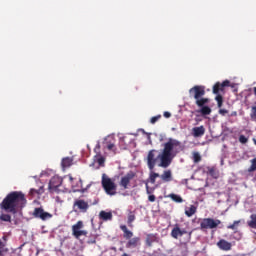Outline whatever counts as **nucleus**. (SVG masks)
<instances>
[{
	"mask_svg": "<svg viewBox=\"0 0 256 256\" xmlns=\"http://www.w3.org/2000/svg\"><path fill=\"white\" fill-rule=\"evenodd\" d=\"M181 151H183L181 141L169 138L168 141L163 144L162 152L158 155V159L160 160L158 167L167 169V167L173 163V158L177 157Z\"/></svg>",
	"mask_w": 256,
	"mask_h": 256,
	"instance_id": "obj_1",
	"label": "nucleus"
},
{
	"mask_svg": "<svg viewBox=\"0 0 256 256\" xmlns=\"http://www.w3.org/2000/svg\"><path fill=\"white\" fill-rule=\"evenodd\" d=\"M25 205H27V198H25V194L21 191H12L8 193L0 203V209H2V211H6V213L17 215Z\"/></svg>",
	"mask_w": 256,
	"mask_h": 256,
	"instance_id": "obj_2",
	"label": "nucleus"
},
{
	"mask_svg": "<svg viewBox=\"0 0 256 256\" xmlns=\"http://www.w3.org/2000/svg\"><path fill=\"white\" fill-rule=\"evenodd\" d=\"M190 97L195 99L197 107H205L209 103V98H203L205 95V86L196 85L189 90Z\"/></svg>",
	"mask_w": 256,
	"mask_h": 256,
	"instance_id": "obj_3",
	"label": "nucleus"
},
{
	"mask_svg": "<svg viewBox=\"0 0 256 256\" xmlns=\"http://www.w3.org/2000/svg\"><path fill=\"white\" fill-rule=\"evenodd\" d=\"M101 183L106 195H110V197L117 195V184L113 179L103 174Z\"/></svg>",
	"mask_w": 256,
	"mask_h": 256,
	"instance_id": "obj_4",
	"label": "nucleus"
},
{
	"mask_svg": "<svg viewBox=\"0 0 256 256\" xmlns=\"http://www.w3.org/2000/svg\"><path fill=\"white\" fill-rule=\"evenodd\" d=\"M230 84H231V82L229 80H225L222 83L217 82L213 86V93H214V95H217L215 97V101H217V105H218L219 109H221L223 107V96H221L219 94V91H223V89H225V87H229Z\"/></svg>",
	"mask_w": 256,
	"mask_h": 256,
	"instance_id": "obj_5",
	"label": "nucleus"
},
{
	"mask_svg": "<svg viewBox=\"0 0 256 256\" xmlns=\"http://www.w3.org/2000/svg\"><path fill=\"white\" fill-rule=\"evenodd\" d=\"M221 225V220L213 218H204L200 222V229L205 231V229H217Z\"/></svg>",
	"mask_w": 256,
	"mask_h": 256,
	"instance_id": "obj_6",
	"label": "nucleus"
},
{
	"mask_svg": "<svg viewBox=\"0 0 256 256\" xmlns=\"http://www.w3.org/2000/svg\"><path fill=\"white\" fill-rule=\"evenodd\" d=\"M136 175L137 174L135 172L129 171L126 175L122 176L119 182V186L121 187V189H129L131 181L135 179Z\"/></svg>",
	"mask_w": 256,
	"mask_h": 256,
	"instance_id": "obj_7",
	"label": "nucleus"
},
{
	"mask_svg": "<svg viewBox=\"0 0 256 256\" xmlns=\"http://www.w3.org/2000/svg\"><path fill=\"white\" fill-rule=\"evenodd\" d=\"M84 227L83 221H78L76 224L72 226V234L75 239H79V237H87V230H82Z\"/></svg>",
	"mask_w": 256,
	"mask_h": 256,
	"instance_id": "obj_8",
	"label": "nucleus"
},
{
	"mask_svg": "<svg viewBox=\"0 0 256 256\" xmlns=\"http://www.w3.org/2000/svg\"><path fill=\"white\" fill-rule=\"evenodd\" d=\"M73 211L75 213H77V211H80V213H87V211H89V202L83 199H76L73 203Z\"/></svg>",
	"mask_w": 256,
	"mask_h": 256,
	"instance_id": "obj_9",
	"label": "nucleus"
},
{
	"mask_svg": "<svg viewBox=\"0 0 256 256\" xmlns=\"http://www.w3.org/2000/svg\"><path fill=\"white\" fill-rule=\"evenodd\" d=\"M33 217H35V219H41V221H47L48 219H51L53 217V214L46 212L41 207H38L34 209Z\"/></svg>",
	"mask_w": 256,
	"mask_h": 256,
	"instance_id": "obj_10",
	"label": "nucleus"
},
{
	"mask_svg": "<svg viewBox=\"0 0 256 256\" xmlns=\"http://www.w3.org/2000/svg\"><path fill=\"white\" fill-rule=\"evenodd\" d=\"M61 185H63V178L59 176H53L49 181L48 189L50 193H55V191H57Z\"/></svg>",
	"mask_w": 256,
	"mask_h": 256,
	"instance_id": "obj_11",
	"label": "nucleus"
},
{
	"mask_svg": "<svg viewBox=\"0 0 256 256\" xmlns=\"http://www.w3.org/2000/svg\"><path fill=\"white\" fill-rule=\"evenodd\" d=\"M155 153H157V150H150L147 155V165L150 171L155 169V165H157V159H159V156L155 157Z\"/></svg>",
	"mask_w": 256,
	"mask_h": 256,
	"instance_id": "obj_12",
	"label": "nucleus"
},
{
	"mask_svg": "<svg viewBox=\"0 0 256 256\" xmlns=\"http://www.w3.org/2000/svg\"><path fill=\"white\" fill-rule=\"evenodd\" d=\"M216 245L221 251H231L233 249V244L225 239H220Z\"/></svg>",
	"mask_w": 256,
	"mask_h": 256,
	"instance_id": "obj_13",
	"label": "nucleus"
},
{
	"mask_svg": "<svg viewBox=\"0 0 256 256\" xmlns=\"http://www.w3.org/2000/svg\"><path fill=\"white\" fill-rule=\"evenodd\" d=\"M139 245H141V238L134 237V238L128 239V242L126 243V248L135 249V247H139Z\"/></svg>",
	"mask_w": 256,
	"mask_h": 256,
	"instance_id": "obj_14",
	"label": "nucleus"
},
{
	"mask_svg": "<svg viewBox=\"0 0 256 256\" xmlns=\"http://www.w3.org/2000/svg\"><path fill=\"white\" fill-rule=\"evenodd\" d=\"M153 243H159V237L157 236V234H148L146 236L147 247H153Z\"/></svg>",
	"mask_w": 256,
	"mask_h": 256,
	"instance_id": "obj_15",
	"label": "nucleus"
},
{
	"mask_svg": "<svg viewBox=\"0 0 256 256\" xmlns=\"http://www.w3.org/2000/svg\"><path fill=\"white\" fill-rule=\"evenodd\" d=\"M192 135L195 138L203 137V135H205V126H199V127L192 128Z\"/></svg>",
	"mask_w": 256,
	"mask_h": 256,
	"instance_id": "obj_16",
	"label": "nucleus"
},
{
	"mask_svg": "<svg viewBox=\"0 0 256 256\" xmlns=\"http://www.w3.org/2000/svg\"><path fill=\"white\" fill-rule=\"evenodd\" d=\"M105 148L108 149V151H113L115 153L117 151V147L115 146V139L111 138V140H106L104 142Z\"/></svg>",
	"mask_w": 256,
	"mask_h": 256,
	"instance_id": "obj_17",
	"label": "nucleus"
},
{
	"mask_svg": "<svg viewBox=\"0 0 256 256\" xmlns=\"http://www.w3.org/2000/svg\"><path fill=\"white\" fill-rule=\"evenodd\" d=\"M73 165V157H65L61 161L62 169H69Z\"/></svg>",
	"mask_w": 256,
	"mask_h": 256,
	"instance_id": "obj_18",
	"label": "nucleus"
},
{
	"mask_svg": "<svg viewBox=\"0 0 256 256\" xmlns=\"http://www.w3.org/2000/svg\"><path fill=\"white\" fill-rule=\"evenodd\" d=\"M160 177L162 181H164L165 183H169V181H173V174L171 173V170H165Z\"/></svg>",
	"mask_w": 256,
	"mask_h": 256,
	"instance_id": "obj_19",
	"label": "nucleus"
},
{
	"mask_svg": "<svg viewBox=\"0 0 256 256\" xmlns=\"http://www.w3.org/2000/svg\"><path fill=\"white\" fill-rule=\"evenodd\" d=\"M99 217L102 221H111L113 219V213L102 210L99 213Z\"/></svg>",
	"mask_w": 256,
	"mask_h": 256,
	"instance_id": "obj_20",
	"label": "nucleus"
},
{
	"mask_svg": "<svg viewBox=\"0 0 256 256\" xmlns=\"http://www.w3.org/2000/svg\"><path fill=\"white\" fill-rule=\"evenodd\" d=\"M171 237L173 239H179L181 236V228L179 227V224H176L174 228L171 231Z\"/></svg>",
	"mask_w": 256,
	"mask_h": 256,
	"instance_id": "obj_21",
	"label": "nucleus"
},
{
	"mask_svg": "<svg viewBox=\"0 0 256 256\" xmlns=\"http://www.w3.org/2000/svg\"><path fill=\"white\" fill-rule=\"evenodd\" d=\"M120 229H121V231H123V233H124V235H123V237H124V239H132L133 238V233L131 232V230H129L128 228H127V226L126 225H121L120 226Z\"/></svg>",
	"mask_w": 256,
	"mask_h": 256,
	"instance_id": "obj_22",
	"label": "nucleus"
},
{
	"mask_svg": "<svg viewBox=\"0 0 256 256\" xmlns=\"http://www.w3.org/2000/svg\"><path fill=\"white\" fill-rule=\"evenodd\" d=\"M197 213V207L195 205H191L190 207L185 209L186 217H193Z\"/></svg>",
	"mask_w": 256,
	"mask_h": 256,
	"instance_id": "obj_23",
	"label": "nucleus"
},
{
	"mask_svg": "<svg viewBox=\"0 0 256 256\" xmlns=\"http://www.w3.org/2000/svg\"><path fill=\"white\" fill-rule=\"evenodd\" d=\"M43 193H44L43 186H41L39 189L32 188L29 191V195L31 197H35V195H43Z\"/></svg>",
	"mask_w": 256,
	"mask_h": 256,
	"instance_id": "obj_24",
	"label": "nucleus"
},
{
	"mask_svg": "<svg viewBox=\"0 0 256 256\" xmlns=\"http://www.w3.org/2000/svg\"><path fill=\"white\" fill-rule=\"evenodd\" d=\"M197 113H201V115H211V107L209 106H202L199 110H197Z\"/></svg>",
	"mask_w": 256,
	"mask_h": 256,
	"instance_id": "obj_25",
	"label": "nucleus"
},
{
	"mask_svg": "<svg viewBox=\"0 0 256 256\" xmlns=\"http://www.w3.org/2000/svg\"><path fill=\"white\" fill-rule=\"evenodd\" d=\"M169 199H172L174 203H183V198L180 195L177 194H169L168 195Z\"/></svg>",
	"mask_w": 256,
	"mask_h": 256,
	"instance_id": "obj_26",
	"label": "nucleus"
},
{
	"mask_svg": "<svg viewBox=\"0 0 256 256\" xmlns=\"http://www.w3.org/2000/svg\"><path fill=\"white\" fill-rule=\"evenodd\" d=\"M207 170H208L209 175L211 177H213L214 179H217V177H219V172H217V168L208 167Z\"/></svg>",
	"mask_w": 256,
	"mask_h": 256,
	"instance_id": "obj_27",
	"label": "nucleus"
},
{
	"mask_svg": "<svg viewBox=\"0 0 256 256\" xmlns=\"http://www.w3.org/2000/svg\"><path fill=\"white\" fill-rule=\"evenodd\" d=\"M157 177H160L159 173L153 172V170H151L149 179H150V183H151L152 185H155V181H156Z\"/></svg>",
	"mask_w": 256,
	"mask_h": 256,
	"instance_id": "obj_28",
	"label": "nucleus"
},
{
	"mask_svg": "<svg viewBox=\"0 0 256 256\" xmlns=\"http://www.w3.org/2000/svg\"><path fill=\"white\" fill-rule=\"evenodd\" d=\"M251 221L248 222L249 227L256 229V214L250 216Z\"/></svg>",
	"mask_w": 256,
	"mask_h": 256,
	"instance_id": "obj_29",
	"label": "nucleus"
},
{
	"mask_svg": "<svg viewBox=\"0 0 256 256\" xmlns=\"http://www.w3.org/2000/svg\"><path fill=\"white\" fill-rule=\"evenodd\" d=\"M133 221H135V214H133V212H130L128 214V220H127L128 227H133Z\"/></svg>",
	"mask_w": 256,
	"mask_h": 256,
	"instance_id": "obj_30",
	"label": "nucleus"
},
{
	"mask_svg": "<svg viewBox=\"0 0 256 256\" xmlns=\"http://www.w3.org/2000/svg\"><path fill=\"white\" fill-rule=\"evenodd\" d=\"M239 223H241V220H236L233 222V224L228 225L227 229H232V231H237V227H239Z\"/></svg>",
	"mask_w": 256,
	"mask_h": 256,
	"instance_id": "obj_31",
	"label": "nucleus"
},
{
	"mask_svg": "<svg viewBox=\"0 0 256 256\" xmlns=\"http://www.w3.org/2000/svg\"><path fill=\"white\" fill-rule=\"evenodd\" d=\"M250 167L248 168L249 173H253V171H256V158L250 160Z\"/></svg>",
	"mask_w": 256,
	"mask_h": 256,
	"instance_id": "obj_32",
	"label": "nucleus"
},
{
	"mask_svg": "<svg viewBox=\"0 0 256 256\" xmlns=\"http://www.w3.org/2000/svg\"><path fill=\"white\" fill-rule=\"evenodd\" d=\"M0 220L5 221L6 223H11V215L9 214H1Z\"/></svg>",
	"mask_w": 256,
	"mask_h": 256,
	"instance_id": "obj_33",
	"label": "nucleus"
},
{
	"mask_svg": "<svg viewBox=\"0 0 256 256\" xmlns=\"http://www.w3.org/2000/svg\"><path fill=\"white\" fill-rule=\"evenodd\" d=\"M192 159H193L194 163L201 162V154H199V152H193Z\"/></svg>",
	"mask_w": 256,
	"mask_h": 256,
	"instance_id": "obj_34",
	"label": "nucleus"
},
{
	"mask_svg": "<svg viewBox=\"0 0 256 256\" xmlns=\"http://www.w3.org/2000/svg\"><path fill=\"white\" fill-rule=\"evenodd\" d=\"M241 232L239 231H234V234H233V239H235L236 241H241Z\"/></svg>",
	"mask_w": 256,
	"mask_h": 256,
	"instance_id": "obj_35",
	"label": "nucleus"
},
{
	"mask_svg": "<svg viewBox=\"0 0 256 256\" xmlns=\"http://www.w3.org/2000/svg\"><path fill=\"white\" fill-rule=\"evenodd\" d=\"M249 139L245 137V135L239 136V142L242 143V145H245V143H248Z\"/></svg>",
	"mask_w": 256,
	"mask_h": 256,
	"instance_id": "obj_36",
	"label": "nucleus"
},
{
	"mask_svg": "<svg viewBox=\"0 0 256 256\" xmlns=\"http://www.w3.org/2000/svg\"><path fill=\"white\" fill-rule=\"evenodd\" d=\"M159 119H161V115L153 116V117L150 119V123H151L152 125H155V123H156L157 121H159Z\"/></svg>",
	"mask_w": 256,
	"mask_h": 256,
	"instance_id": "obj_37",
	"label": "nucleus"
},
{
	"mask_svg": "<svg viewBox=\"0 0 256 256\" xmlns=\"http://www.w3.org/2000/svg\"><path fill=\"white\" fill-rule=\"evenodd\" d=\"M97 163H98V165H100V167H103L105 165V158L103 156H100L97 159Z\"/></svg>",
	"mask_w": 256,
	"mask_h": 256,
	"instance_id": "obj_38",
	"label": "nucleus"
},
{
	"mask_svg": "<svg viewBox=\"0 0 256 256\" xmlns=\"http://www.w3.org/2000/svg\"><path fill=\"white\" fill-rule=\"evenodd\" d=\"M219 115H222V117H225V115H227V113H229V110L226 109H220L218 111Z\"/></svg>",
	"mask_w": 256,
	"mask_h": 256,
	"instance_id": "obj_39",
	"label": "nucleus"
},
{
	"mask_svg": "<svg viewBox=\"0 0 256 256\" xmlns=\"http://www.w3.org/2000/svg\"><path fill=\"white\" fill-rule=\"evenodd\" d=\"M155 199L156 197L153 194L148 196V201H150V203H155Z\"/></svg>",
	"mask_w": 256,
	"mask_h": 256,
	"instance_id": "obj_40",
	"label": "nucleus"
},
{
	"mask_svg": "<svg viewBox=\"0 0 256 256\" xmlns=\"http://www.w3.org/2000/svg\"><path fill=\"white\" fill-rule=\"evenodd\" d=\"M146 193L148 195H151V193H152V191L149 189V185L148 184H146Z\"/></svg>",
	"mask_w": 256,
	"mask_h": 256,
	"instance_id": "obj_41",
	"label": "nucleus"
},
{
	"mask_svg": "<svg viewBox=\"0 0 256 256\" xmlns=\"http://www.w3.org/2000/svg\"><path fill=\"white\" fill-rule=\"evenodd\" d=\"M163 116L166 118V119H169V117H171V114L169 112H164Z\"/></svg>",
	"mask_w": 256,
	"mask_h": 256,
	"instance_id": "obj_42",
	"label": "nucleus"
},
{
	"mask_svg": "<svg viewBox=\"0 0 256 256\" xmlns=\"http://www.w3.org/2000/svg\"><path fill=\"white\" fill-rule=\"evenodd\" d=\"M229 117H237V111L231 112V114L229 115Z\"/></svg>",
	"mask_w": 256,
	"mask_h": 256,
	"instance_id": "obj_43",
	"label": "nucleus"
},
{
	"mask_svg": "<svg viewBox=\"0 0 256 256\" xmlns=\"http://www.w3.org/2000/svg\"><path fill=\"white\" fill-rule=\"evenodd\" d=\"M183 235H187V230L181 229V236L183 237Z\"/></svg>",
	"mask_w": 256,
	"mask_h": 256,
	"instance_id": "obj_44",
	"label": "nucleus"
},
{
	"mask_svg": "<svg viewBox=\"0 0 256 256\" xmlns=\"http://www.w3.org/2000/svg\"><path fill=\"white\" fill-rule=\"evenodd\" d=\"M5 247V244H3V241L0 240V249H3Z\"/></svg>",
	"mask_w": 256,
	"mask_h": 256,
	"instance_id": "obj_45",
	"label": "nucleus"
},
{
	"mask_svg": "<svg viewBox=\"0 0 256 256\" xmlns=\"http://www.w3.org/2000/svg\"><path fill=\"white\" fill-rule=\"evenodd\" d=\"M96 149H101V146L98 144V145L96 146Z\"/></svg>",
	"mask_w": 256,
	"mask_h": 256,
	"instance_id": "obj_46",
	"label": "nucleus"
},
{
	"mask_svg": "<svg viewBox=\"0 0 256 256\" xmlns=\"http://www.w3.org/2000/svg\"><path fill=\"white\" fill-rule=\"evenodd\" d=\"M253 143H254V145H256V139L255 138H253Z\"/></svg>",
	"mask_w": 256,
	"mask_h": 256,
	"instance_id": "obj_47",
	"label": "nucleus"
},
{
	"mask_svg": "<svg viewBox=\"0 0 256 256\" xmlns=\"http://www.w3.org/2000/svg\"><path fill=\"white\" fill-rule=\"evenodd\" d=\"M121 256H129V254H127V253H124V254H122Z\"/></svg>",
	"mask_w": 256,
	"mask_h": 256,
	"instance_id": "obj_48",
	"label": "nucleus"
},
{
	"mask_svg": "<svg viewBox=\"0 0 256 256\" xmlns=\"http://www.w3.org/2000/svg\"><path fill=\"white\" fill-rule=\"evenodd\" d=\"M91 243H97V241L96 240H92Z\"/></svg>",
	"mask_w": 256,
	"mask_h": 256,
	"instance_id": "obj_49",
	"label": "nucleus"
},
{
	"mask_svg": "<svg viewBox=\"0 0 256 256\" xmlns=\"http://www.w3.org/2000/svg\"><path fill=\"white\" fill-rule=\"evenodd\" d=\"M2 255V252L0 251V256Z\"/></svg>",
	"mask_w": 256,
	"mask_h": 256,
	"instance_id": "obj_50",
	"label": "nucleus"
},
{
	"mask_svg": "<svg viewBox=\"0 0 256 256\" xmlns=\"http://www.w3.org/2000/svg\"><path fill=\"white\" fill-rule=\"evenodd\" d=\"M98 155H101V154H98ZM98 155H96V157H97Z\"/></svg>",
	"mask_w": 256,
	"mask_h": 256,
	"instance_id": "obj_51",
	"label": "nucleus"
},
{
	"mask_svg": "<svg viewBox=\"0 0 256 256\" xmlns=\"http://www.w3.org/2000/svg\"><path fill=\"white\" fill-rule=\"evenodd\" d=\"M189 235H191V232H189Z\"/></svg>",
	"mask_w": 256,
	"mask_h": 256,
	"instance_id": "obj_52",
	"label": "nucleus"
}]
</instances>
